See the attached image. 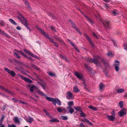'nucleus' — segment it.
<instances>
[{
	"label": "nucleus",
	"instance_id": "obj_63",
	"mask_svg": "<svg viewBox=\"0 0 127 127\" xmlns=\"http://www.w3.org/2000/svg\"><path fill=\"white\" fill-rule=\"evenodd\" d=\"M27 57V58H28L30 60H31L32 61H34V60L33 59H32V58H31L30 57Z\"/></svg>",
	"mask_w": 127,
	"mask_h": 127
},
{
	"label": "nucleus",
	"instance_id": "obj_16",
	"mask_svg": "<svg viewBox=\"0 0 127 127\" xmlns=\"http://www.w3.org/2000/svg\"><path fill=\"white\" fill-rule=\"evenodd\" d=\"M15 50L17 52L19 53L20 54H21L22 55L25 57L27 58V57L26 55L24 54L21 51H19L15 49Z\"/></svg>",
	"mask_w": 127,
	"mask_h": 127
},
{
	"label": "nucleus",
	"instance_id": "obj_50",
	"mask_svg": "<svg viewBox=\"0 0 127 127\" xmlns=\"http://www.w3.org/2000/svg\"><path fill=\"white\" fill-rule=\"evenodd\" d=\"M57 109L58 111L59 112H62V109L60 107L58 108Z\"/></svg>",
	"mask_w": 127,
	"mask_h": 127
},
{
	"label": "nucleus",
	"instance_id": "obj_49",
	"mask_svg": "<svg viewBox=\"0 0 127 127\" xmlns=\"http://www.w3.org/2000/svg\"><path fill=\"white\" fill-rule=\"evenodd\" d=\"M41 85V86L42 87V88L43 89H45V87L46 86V85L45 84H40Z\"/></svg>",
	"mask_w": 127,
	"mask_h": 127
},
{
	"label": "nucleus",
	"instance_id": "obj_29",
	"mask_svg": "<svg viewBox=\"0 0 127 127\" xmlns=\"http://www.w3.org/2000/svg\"><path fill=\"white\" fill-rule=\"evenodd\" d=\"M119 105L121 108H122L123 107V102L122 101H120L119 102Z\"/></svg>",
	"mask_w": 127,
	"mask_h": 127
},
{
	"label": "nucleus",
	"instance_id": "obj_9",
	"mask_svg": "<svg viewBox=\"0 0 127 127\" xmlns=\"http://www.w3.org/2000/svg\"><path fill=\"white\" fill-rule=\"evenodd\" d=\"M67 41L69 42L70 43L71 45L74 47V48L75 49V50L79 52V50L77 48L76 46L74 44L73 42H72L69 39H67Z\"/></svg>",
	"mask_w": 127,
	"mask_h": 127
},
{
	"label": "nucleus",
	"instance_id": "obj_23",
	"mask_svg": "<svg viewBox=\"0 0 127 127\" xmlns=\"http://www.w3.org/2000/svg\"><path fill=\"white\" fill-rule=\"evenodd\" d=\"M88 107L95 111H96L97 110V108L96 107L92 105L89 106H88Z\"/></svg>",
	"mask_w": 127,
	"mask_h": 127
},
{
	"label": "nucleus",
	"instance_id": "obj_41",
	"mask_svg": "<svg viewBox=\"0 0 127 127\" xmlns=\"http://www.w3.org/2000/svg\"><path fill=\"white\" fill-rule=\"evenodd\" d=\"M81 112L80 114L81 116L83 117H85L86 116L85 114L83 112H82H82Z\"/></svg>",
	"mask_w": 127,
	"mask_h": 127
},
{
	"label": "nucleus",
	"instance_id": "obj_33",
	"mask_svg": "<svg viewBox=\"0 0 127 127\" xmlns=\"http://www.w3.org/2000/svg\"><path fill=\"white\" fill-rule=\"evenodd\" d=\"M17 102H18L20 104H26V103L25 102H24L21 100H18Z\"/></svg>",
	"mask_w": 127,
	"mask_h": 127
},
{
	"label": "nucleus",
	"instance_id": "obj_13",
	"mask_svg": "<svg viewBox=\"0 0 127 127\" xmlns=\"http://www.w3.org/2000/svg\"><path fill=\"white\" fill-rule=\"evenodd\" d=\"M66 109L69 111V112L72 114L74 112V109L70 107H68L66 108Z\"/></svg>",
	"mask_w": 127,
	"mask_h": 127
},
{
	"label": "nucleus",
	"instance_id": "obj_26",
	"mask_svg": "<svg viewBox=\"0 0 127 127\" xmlns=\"http://www.w3.org/2000/svg\"><path fill=\"white\" fill-rule=\"evenodd\" d=\"M124 91V89H119L117 90V91L118 93H123Z\"/></svg>",
	"mask_w": 127,
	"mask_h": 127
},
{
	"label": "nucleus",
	"instance_id": "obj_48",
	"mask_svg": "<svg viewBox=\"0 0 127 127\" xmlns=\"http://www.w3.org/2000/svg\"><path fill=\"white\" fill-rule=\"evenodd\" d=\"M4 22L3 21H0V25L2 26H4Z\"/></svg>",
	"mask_w": 127,
	"mask_h": 127
},
{
	"label": "nucleus",
	"instance_id": "obj_30",
	"mask_svg": "<svg viewBox=\"0 0 127 127\" xmlns=\"http://www.w3.org/2000/svg\"><path fill=\"white\" fill-rule=\"evenodd\" d=\"M48 14L49 16L51 17L53 19L56 18V17L50 13H48Z\"/></svg>",
	"mask_w": 127,
	"mask_h": 127
},
{
	"label": "nucleus",
	"instance_id": "obj_43",
	"mask_svg": "<svg viewBox=\"0 0 127 127\" xmlns=\"http://www.w3.org/2000/svg\"><path fill=\"white\" fill-rule=\"evenodd\" d=\"M37 92L39 94L41 95H44V93L41 92V91H37Z\"/></svg>",
	"mask_w": 127,
	"mask_h": 127
},
{
	"label": "nucleus",
	"instance_id": "obj_11",
	"mask_svg": "<svg viewBox=\"0 0 127 127\" xmlns=\"http://www.w3.org/2000/svg\"><path fill=\"white\" fill-rule=\"evenodd\" d=\"M103 23L104 26H105L106 29L109 28V22L108 21H105L104 23L102 21L101 22Z\"/></svg>",
	"mask_w": 127,
	"mask_h": 127
},
{
	"label": "nucleus",
	"instance_id": "obj_55",
	"mask_svg": "<svg viewBox=\"0 0 127 127\" xmlns=\"http://www.w3.org/2000/svg\"><path fill=\"white\" fill-rule=\"evenodd\" d=\"M0 88L1 90H4L5 89V88L3 87L0 85Z\"/></svg>",
	"mask_w": 127,
	"mask_h": 127
},
{
	"label": "nucleus",
	"instance_id": "obj_27",
	"mask_svg": "<svg viewBox=\"0 0 127 127\" xmlns=\"http://www.w3.org/2000/svg\"><path fill=\"white\" fill-rule=\"evenodd\" d=\"M25 81L30 83H32V81L31 80L26 78L25 79Z\"/></svg>",
	"mask_w": 127,
	"mask_h": 127
},
{
	"label": "nucleus",
	"instance_id": "obj_1",
	"mask_svg": "<svg viewBox=\"0 0 127 127\" xmlns=\"http://www.w3.org/2000/svg\"><path fill=\"white\" fill-rule=\"evenodd\" d=\"M46 98L48 101L52 102L55 106L56 105V103L59 106L61 105L60 101L57 98L54 99L48 97H46Z\"/></svg>",
	"mask_w": 127,
	"mask_h": 127
},
{
	"label": "nucleus",
	"instance_id": "obj_54",
	"mask_svg": "<svg viewBox=\"0 0 127 127\" xmlns=\"http://www.w3.org/2000/svg\"><path fill=\"white\" fill-rule=\"evenodd\" d=\"M8 127H16L15 125H8Z\"/></svg>",
	"mask_w": 127,
	"mask_h": 127
},
{
	"label": "nucleus",
	"instance_id": "obj_52",
	"mask_svg": "<svg viewBox=\"0 0 127 127\" xmlns=\"http://www.w3.org/2000/svg\"><path fill=\"white\" fill-rule=\"evenodd\" d=\"M0 127H5L4 124H2L1 122H0Z\"/></svg>",
	"mask_w": 127,
	"mask_h": 127
},
{
	"label": "nucleus",
	"instance_id": "obj_60",
	"mask_svg": "<svg viewBox=\"0 0 127 127\" xmlns=\"http://www.w3.org/2000/svg\"><path fill=\"white\" fill-rule=\"evenodd\" d=\"M80 127H85L84 125L82 123H81L80 124Z\"/></svg>",
	"mask_w": 127,
	"mask_h": 127
},
{
	"label": "nucleus",
	"instance_id": "obj_64",
	"mask_svg": "<svg viewBox=\"0 0 127 127\" xmlns=\"http://www.w3.org/2000/svg\"><path fill=\"white\" fill-rule=\"evenodd\" d=\"M16 29L18 30H20L21 29V28L19 26H17L16 27Z\"/></svg>",
	"mask_w": 127,
	"mask_h": 127
},
{
	"label": "nucleus",
	"instance_id": "obj_59",
	"mask_svg": "<svg viewBox=\"0 0 127 127\" xmlns=\"http://www.w3.org/2000/svg\"><path fill=\"white\" fill-rule=\"evenodd\" d=\"M12 99L15 102H17L18 100L15 98H12Z\"/></svg>",
	"mask_w": 127,
	"mask_h": 127
},
{
	"label": "nucleus",
	"instance_id": "obj_21",
	"mask_svg": "<svg viewBox=\"0 0 127 127\" xmlns=\"http://www.w3.org/2000/svg\"><path fill=\"white\" fill-rule=\"evenodd\" d=\"M50 122L52 123H54L55 122H59V121L56 118H54L50 120Z\"/></svg>",
	"mask_w": 127,
	"mask_h": 127
},
{
	"label": "nucleus",
	"instance_id": "obj_15",
	"mask_svg": "<svg viewBox=\"0 0 127 127\" xmlns=\"http://www.w3.org/2000/svg\"><path fill=\"white\" fill-rule=\"evenodd\" d=\"M0 33L1 34L4 35L7 37L9 38L10 37L4 31H1L0 32Z\"/></svg>",
	"mask_w": 127,
	"mask_h": 127
},
{
	"label": "nucleus",
	"instance_id": "obj_35",
	"mask_svg": "<svg viewBox=\"0 0 127 127\" xmlns=\"http://www.w3.org/2000/svg\"><path fill=\"white\" fill-rule=\"evenodd\" d=\"M18 75L23 80L25 81V79L26 78L25 77L19 74H18Z\"/></svg>",
	"mask_w": 127,
	"mask_h": 127
},
{
	"label": "nucleus",
	"instance_id": "obj_51",
	"mask_svg": "<svg viewBox=\"0 0 127 127\" xmlns=\"http://www.w3.org/2000/svg\"><path fill=\"white\" fill-rule=\"evenodd\" d=\"M43 35L47 38H48L49 37L47 33H45Z\"/></svg>",
	"mask_w": 127,
	"mask_h": 127
},
{
	"label": "nucleus",
	"instance_id": "obj_58",
	"mask_svg": "<svg viewBox=\"0 0 127 127\" xmlns=\"http://www.w3.org/2000/svg\"><path fill=\"white\" fill-rule=\"evenodd\" d=\"M39 31H40L41 32V33L43 35L45 33V32L43 30H42L41 29V30H40Z\"/></svg>",
	"mask_w": 127,
	"mask_h": 127
},
{
	"label": "nucleus",
	"instance_id": "obj_4",
	"mask_svg": "<svg viewBox=\"0 0 127 127\" xmlns=\"http://www.w3.org/2000/svg\"><path fill=\"white\" fill-rule=\"evenodd\" d=\"M4 69L11 76H14L15 75V73L13 71H10L7 68H4Z\"/></svg>",
	"mask_w": 127,
	"mask_h": 127
},
{
	"label": "nucleus",
	"instance_id": "obj_18",
	"mask_svg": "<svg viewBox=\"0 0 127 127\" xmlns=\"http://www.w3.org/2000/svg\"><path fill=\"white\" fill-rule=\"evenodd\" d=\"M4 91L5 92L8 93L9 95H13L14 94L13 93L6 88H5Z\"/></svg>",
	"mask_w": 127,
	"mask_h": 127
},
{
	"label": "nucleus",
	"instance_id": "obj_22",
	"mask_svg": "<svg viewBox=\"0 0 127 127\" xmlns=\"http://www.w3.org/2000/svg\"><path fill=\"white\" fill-rule=\"evenodd\" d=\"M9 20L11 23L14 25H17V23L13 19H9Z\"/></svg>",
	"mask_w": 127,
	"mask_h": 127
},
{
	"label": "nucleus",
	"instance_id": "obj_37",
	"mask_svg": "<svg viewBox=\"0 0 127 127\" xmlns=\"http://www.w3.org/2000/svg\"><path fill=\"white\" fill-rule=\"evenodd\" d=\"M25 5L27 6L28 7H30L29 4L27 0H25L24 2Z\"/></svg>",
	"mask_w": 127,
	"mask_h": 127
},
{
	"label": "nucleus",
	"instance_id": "obj_46",
	"mask_svg": "<svg viewBox=\"0 0 127 127\" xmlns=\"http://www.w3.org/2000/svg\"><path fill=\"white\" fill-rule=\"evenodd\" d=\"M35 87L34 86H32L30 89V91L31 92H32L33 91V90L34 88Z\"/></svg>",
	"mask_w": 127,
	"mask_h": 127
},
{
	"label": "nucleus",
	"instance_id": "obj_31",
	"mask_svg": "<svg viewBox=\"0 0 127 127\" xmlns=\"http://www.w3.org/2000/svg\"><path fill=\"white\" fill-rule=\"evenodd\" d=\"M13 53L14 54L15 56V57L16 58L19 59L20 58V57L18 55L17 53L16 52H14Z\"/></svg>",
	"mask_w": 127,
	"mask_h": 127
},
{
	"label": "nucleus",
	"instance_id": "obj_6",
	"mask_svg": "<svg viewBox=\"0 0 127 127\" xmlns=\"http://www.w3.org/2000/svg\"><path fill=\"white\" fill-rule=\"evenodd\" d=\"M118 114L120 117H122L124 115L126 114V110L125 109H122L119 111Z\"/></svg>",
	"mask_w": 127,
	"mask_h": 127
},
{
	"label": "nucleus",
	"instance_id": "obj_20",
	"mask_svg": "<svg viewBox=\"0 0 127 127\" xmlns=\"http://www.w3.org/2000/svg\"><path fill=\"white\" fill-rule=\"evenodd\" d=\"M73 91L75 93H78L79 92V90L78 89L77 86H75L73 88Z\"/></svg>",
	"mask_w": 127,
	"mask_h": 127
},
{
	"label": "nucleus",
	"instance_id": "obj_10",
	"mask_svg": "<svg viewBox=\"0 0 127 127\" xmlns=\"http://www.w3.org/2000/svg\"><path fill=\"white\" fill-rule=\"evenodd\" d=\"M99 87L100 91H103L104 90L105 86L103 83H101L99 84Z\"/></svg>",
	"mask_w": 127,
	"mask_h": 127
},
{
	"label": "nucleus",
	"instance_id": "obj_45",
	"mask_svg": "<svg viewBox=\"0 0 127 127\" xmlns=\"http://www.w3.org/2000/svg\"><path fill=\"white\" fill-rule=\"evenodd\" d=\"M92 35L93 36H94L97 39H98V36L95 33V32H93V33Z\"/></svg>",
	"mask_w": 127,
	"mask_h": 127
},
{
	"label": "nucleus",
	"instance_id": "obj_62",
	"mask_svg": "<svg viewBox=\"0 0 127 127\" xmlns=\"http://www.w3.org/2000/svg\"><path fill=\"white\" fill-rule=\"evenodd\" d=\"M88 20L89 22L91 23L92 24H93V21L90 18H89Z\"/></svg>",
	"mask_w": 127,
	"mask_h": 127
},
{
	"label": "nucleus",
	"instance_id": "obj_36",
	"mask_svg": "<svg viewBox=\"0 0 127 127\" xmlns=\"http://www.w3.org/2000/svg\"><path fill=\"white\" fill-rule=\"evenodd\" d=\"M70 22L71 24V25L72 27L74 29H75L76 28V25L74 23H73L71 21Z\"/></svg>",
	"mask_w": 127,
	"mask_h": 127
},
{
	"label": "nucleus",
	"instance_id": "obj_19",
	"mask_svg": "<svg viewBox=\"0 0 127 127\" xmlns=\"http://www.w3.org/2000/svg\"><path fill=\"white\" fill-rule=\"evenodd\" d=\"M74 108H75V110L77 111H78L80 112H82V110L81 109L80 107V106H77L75 107H74Z\"/></svg>",
	"mask_w": 127,
	"mask_h": 127
},
{
	"label": "nucleus",
	"instance_id": "obj_3",
	"mask_svg": "<svg viewBox=\"0 0 127 127\" xmlns=\"http://www.w3.org/2000/svg\"><path fill=\"white\" fill-rule=\"evenodd\" d=\"M20 16L23 19L21 21V23L25 26H28V24L27 20L25 18L22 14H20Z\"/></svg>",
	"mask_w": 127,
	"mask_h": 127
},
{
	"label": "nucleus",
	"instance_id": "obj_32",
	"mask_svg": "<svg viewBox=\"0 0 127 127\" xmlns=\"http://www.w3.org/2000/svg\"><path fill=\"white\" fill-rule=\"evenodd\" d=\"M123 46L124 49L127 50V42H126L124 44Z\"/></svg>",
	"mask_w": 127,
	"mask_h": 127
},
{
	"label": "nucleus",
	"instance_id": "obj_34",
	"mask_svg": "<svg viewBox=\"0 0 127 127\" xmlns=\"http://www.w3.org/2000/svg\"><path fill=\"white\" fill-rule=\"evenodd\" d=\"M48 74L49 75L51 76H55V75L54 73L51 72H48Z\"/></svg>",
	"mask_w": 127,
	"mask_h": 127
},
{
	"label": "nucleus",
	"instance_id": "obj_14",
	"mask_svg": "<svg viewBox=\"0 0 127 127\" xmlns=\"http://www.w3.org/2000/svg\"><path fill=\"white\" fill-rule=\"evenodd\" d=\"M91 62H92L94 64H96L97 65H98L99 64V62L97 59H91Z\"/></svg>",
	"mask_w": 127,
	"mask_h": 127
},
{
	"label": "nucleus",
	"instance_id": "obj_42",
	"mask_svg": "<svg viewBox=\"0 0 127 127\" xmlns=\"http://www.w3.org/2000/svg\"><path fill=\"white\" fill-rule=\"evenodd\" d=\"M62 119L64 120H66L67 119V117L66 116H62Z\"/></svg>",
	"mask_w": 127,
	"mask_h": 127
},
{
	"label": "nucleus",
	"instance_id": "obj_39",
	"mask_svg": "<svg viewBox=\"0 0 127 127\" xmlns=\"http://www.w3.org/2000/svg\"><path fill=\"white\" fill-rule=\"evenodd\" d=\"M68 105L69 106V107L71 106L73 104V102L72 101L69 102L68 103Z\"/></svg>",
	"mask_w": 127,
	"mask_h": 127
},
{
	"label": "nucleus",
	"instance_id": "obj_40",
	"mask_svg": "<svg viewBox=\"0 0 127 127\" xmlns=\"http://www.w3.org/2000/svg\"><path fill=\"white\" fill-rule=\"evenodd\" d=\"M48 38L49 39L50 41L52 43L54 42L53 40V39L52 38L49 37Z\"/></svg>",
	"mask_w": 127,
	"mask_h": 127
},
{
	"label": "nucleus",
	"instance_id": "obj_8",
	"mask_svg": "<svg viewBox=\"0 0 127 127\" xmlns=\"http://www.w3.org/2000/svg\"><path fill=\"white\" fill-rule=\"evenodd\" d=\"M116 113L114 110L112 111V121L116 120V118L115 117Z\"/></svg>",
	"mask_w": 127,
	"mask_h": 127
},
{
	"label": "nucleus",
	"instance_id": "obj_47",
	"mask_svg": "<svg viewBox=\"0 0 127 127\" xmlns=\"http://www.w3.org/2000/svg\"><path fill=\"white\" fill-rule=\"evenodd\" d=\"M23 50L24 51L26 52L27 54L28 55L29 54V53H30V52L28 51V50H27L24 49H23Z\"/></svg>",
	"mask_w": 127,
	"mask_h": 127
},
{
	"label": "nucleus",
	"instance_id": "obj_5",
	"mask_svg": "<svg viewBox=\"0 0 127 127\" xmlns=\"http://www.w3.org/2000/svg\"><path fill=\"white\" fill-rule=\"evenodd\" d=\"M84 36L86 37V38H87L89 42L90 45L94 47V45L93 44V42H92V41L91 40V38L90 37H89L88 35L87 34H86V33H84Z\"/></svg>",
	"mask_w": 127,
	"mask_h": 127
},
{
	"label": "nucleus",
	"instance_id": "obj_56",
	"mask_svg": "<svg viewBox=\"0 0 127 127\" xmlns=\"http://www.w3.org/2000/svg\"><path fill=\"white\" fill-rule=\"evenodd\" d=\"M29 55H30L31 56L33 57H34L35 56L32 53H31V52H30V53H29Z\"/></svg>",
	"mask_w": 127,
	"mask_h": 127
},
{
	"label": "nucleus",
	"instance_id": "obj_28",
	"mask_svg": "<svg viewBox=\"0 0 127 127\" xmlns=\"http://www.w3.org/2000/svg\"><path fill=\"white\" fill-rule=\"evenodd\" d=\"M66 98L69 99H72L74 98L73 96H67Z\"/></svg>",
	"mask_w": 127,
	"mask_h": 127
},
{
	"label": "nucleus",
	"instance_id": "obj_17",
	"mask_svg": "<svg viewBox=\"0 0 127 127\" xmlns=\"http://www.w3.org/2000/svg\"><path fill=\"white\" fill-rule=\"evenodd\" d=\"M13 120L16 123L19 124L20 123V122L17 117H14Z\"/></svg>",
	"mask_w": 127,
	"mask_h": 127
},
{
	"label": "nucleus",
	"instance_id": "obj_61",
	"mask_svg": "<svg viewBox=\"0 0 127 127\" xmlns=\"http://www.w3.org/2000/svg\"><path fill=\"white\" fill-rule=\"evenodd\" d=\"M72 93L70 92H68L67 93V95H72Z\"/></svg>",
	"mask_w": 127,
	"mask_h": 127
},
{
	"label": "nucleus",
	"instance_id": "obj_44",
	"mask_svg": "<svg viewBox=\"0 0 127 127\" xmlns=\"http://www.w3.org/2000/svg\"><path fill=\"white\" fill-rule=\"evenodd\" d=\"M53 44L54 45L57 47H58V45L57 43L56 42H53Z\"/></svg>",
	"mask_w": 127,
	"mask_h": 127
},
{
	"label": "nucleus",
	"instance_id": "obj_53",
	"mask_svg": "<svg viewBox=\"0 0 127 127\" xmlns=\"http://www.w3.org/2000/svg\"><path fill=\"white\" fill-rule=\"evenodd\" d=\"M96 17L97 18L99 21H100L101 22L102 21V20L100 18V17L99 16V14L98 15H97V16H96Z\"/></svg>",
	"mask_w": 127,
	"mask_h": 127
},
{
	"label": "nucleus",
	"instance_id": "obj_24",
	"mask_svg": "<svg viewBox=\"0 0 127 127\" xmlns=\"http://www.w3.org/2000/svg\"><path fill=\"white\" fill-rule=\"evenodd\" d=\"M84 122L88 123L89 125L91 126L92 125V124L88 120L86 119H84Z\"/></svg>",
	"mask_w": 127,
	"mask_h": 127
},
{
	"label": "nucleus",
	"instance_id": "obj_7",
	"mask_svg": "<svg viewBox=\"0 0 127 127\" xmlns=\"http://www.w3.org/2000/svg\"><path fill=\"white\" fill-rule=\"evenodd\" d=\"M74 74L79 79H82L83 78V76L80 73L75 72Z\"/></svg>",
	"mask_w": 127,
	"mask_h": 127
},
{
	"label": "nucleus",
	"instance_id": "obj_57",
	"mask_svg": "<svg viewBox=\"0 0 127 127\" xmlns=\"http://www.w3.org/2000/svg\"><path fill=\"white\" fill-rule=\"evenodd\" d=\"M112 41L113 42L114 45V46H117V44L116 43L115 41L114 40H112Z\"/></svg>",
	"mask_w": 127,
	"mask_h": 127
},
{
	"label": "nucleus",
	"instance_id": "obj_12",
	"mask_svg": "<svg viewBox=\"0 0 127 127\" xmlns=\"http://www.w3.org/2000/svg\"><path fill=\"white\" fill-rule=\"evenodd\" d=\"M26 120L30 123H31L33 121V119L32 118L31 116H29L26 119Z\"/></svg>",
	"mask_w": 127,
	"mask_h": 127
},
{
	"label": "nucleus",
	"instance_id": "obj_25",
	"mask_svg": "<svg viewBox=\"0 0 127 127\" xmlns=\"http://www.w3.org/2000/svg\"><path fill=\"white\" fill-rule=\"evenodd\" d=\"M112 12L113 14L114 15H117L118 13V12L116 10H114L112 11Z\"/></svg>",
	"mask_w": 127,
	"mask_h": 127
},
{
	"label": "nucleus",
	"instance_id": "obj_38",
	"mask_svg": "<svg viewBox=\"0 0 127 127\" xmlns=\"http://www.w3.org/2000/svg\"><path fill=\"white\" fill-rule=\"evenodd\" d=\"M85 67L87 69L89 70H90V67L88 65H87L86 64H85Z\"/></svg>",
	"mask_w": 127,
	"mask_h": 127
},
{
	"label": "nucleus",
	"instance_id": "obj_2",
	"mask_svg": "<svg viewBox=\"0 0 127 127\" xmlns=\"http://www.w3.org/2000/svg\"><path fill=\"white\" fill-rule=\"evenodd\" d=\"M114 66L115 71L118 72L120 70V62L118 61H115L114 63Z\"/></svg>",
	"mask_w": 127,
	"mask_h": 127
}]
</instances>
